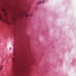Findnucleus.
Segmentation results:
<instances>
[{
    "instance_id": "4",
    "label": "nucleus",
    "mask_w": 76,
    "mask_h": 76,
    "mask_svg": "<svg viewBox=\"0 0 76 76\" xmlns=\"http://www.w3.org/2000/svg\"><path fill=\"white\" fill-rule=\"evenodd\" d=\"M3 69V66H0V70H1Z\"/></svg>"
},
{
    "instance_id": "5",
    "label": "nucleus",
    "mask_w": 76,
    "mask_h": 76,
    "mask_svg": "<svg viewBox=\"0 0 76 76\" xmlns=\"http://www.w3.org/2000/svg\"><path fill=\"white\" fill-rule=\"evenodd\" d=\"M14 76H15L16 75V74L15 73V71L14 70Z\"/></svg>"
},
{
    "instance_id": "9",
    "label": "nucleus",
    "mask_w": 76,
    "mask_h": 76,
    "mask_svg": "<svg viewBox=\"0 0 76 76\" xmlns=\"http://www.w3.org/2000/svg\"><path fill=\"white\" fill-rule=\"evenodd\" d=\"M30 16H32V15H30Z\"/></svg>"
},
{
    "instance_id": "10",
    "label": "nucleus",
    "mask_w": 76,
    "mask_h": 76,
    "mask_svg": "<svg viewBox=\"0 0 76 76\" xmlns=\"http://www.w3.org/2000/svg\"><path fill=\"white\" fill-rule=\"evenodd\" d=\"M10 50H11V49H12V48H10Z\"/></svg>"
},
{
    "instance_id": "6",
    "label": "nucleus",
    "mask_w": 76,
    "mask_h": 76,
    "mask_svg": "<svg viewBox=\"0 0 76 76\" xmlns=\"http://www.w3.org/2000/svg\"><path fill=\"white\" fill-rule=\"evenodd\" d=\"M2 11H3V12H5V10H4V9H2Z\"/></svg>"
},
{
    "instance_id": "1",
    "label": "nucleus",
    "mask_w": 76,
    "mask_h": 76,
    "mask_svg": "<svg viewBox=\"0 0 76 76\" xmlns=\"http://www.w3.org/2000/svg\"><path fill=\"white\" fill-rule=\"evenodd\" d=\"M2 15V13H0V19L2 22H5V23H7V24H10V23L9 22V21H8L6 19H5L4 20H3V18H2V17H1V15Z\"/></svg>"
},
{
    "instance_id": "7",
    "label": "nucleus",
    "mask_w": 76,
    "mask_h": 76,
    "mask_svg": "<svg viewBox=\"0 0 76 76\" xmlns=\"http://www.w3.org/2000/svg\"><path fill=\"white\" fill-rule=\"evenodd\" d=\"M26 17H28V15L27 14H26Z\"/></svg>"
},
{
    "instance_id": "3",
    "label": "nucleus",
    "mask_w": 76,
    "mask_h": 76,
    "mask_svg": "<svg viewBox=\"0 0 76 76\" xmlns=\"http://www.w3.org/2000/svg\"><path fill=\"white\" fill-rule=\"evenodd\" d=\"M45 2V1L43 0V1H39L38 3V4H41V3H44Z\"/></svg>"
},
{
    "instance_id": "8",
    "label": "nucleus",
    "mask_w": 76,
    "mask_h": 76,
    "mask_svg": "<svg viewBox=\"0 0 76 76\" xmlns=\"http://www.w3.org/2000/svg\"><path fill=\"white\" fill-rule=\"evenodd\" d=\"M5 16H7V13L6 12L5 13Z\"/></svg>"
},
{
    "instance_id": "2",
    "label": "nucleus",
    "mask_w": 76,
    "mask_h": 76,
    "mask_svg": "<svg viewBox=\"0 0 76 76\" xmlns=\"http://www.w3.org/2000/svg\"><path fill=\"white\" fill-rule=\"evenodd\" d=\"M18 61V60H17L15 58H12V62L13 64H15V63H16Z\"/></svg>"
}]
</instances>
